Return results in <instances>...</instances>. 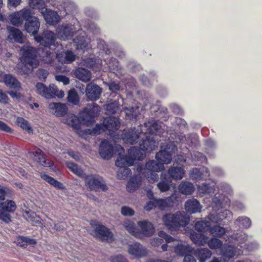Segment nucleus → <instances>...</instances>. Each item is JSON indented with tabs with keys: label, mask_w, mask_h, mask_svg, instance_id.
<instances>
[{
	"label": "nucleus",
	"mask_w": 262,
	"mask_h": 262,
	"mask_svg": "<svg viewBox=\"0 0 262 262\" xmlns=\"http://www.w3.org/2000/svg\"><path fill=\"white\" fill-rule=\"evenodd\" d=\"M35 40L45 47L54 45L56 39L55 34L51 31H43L41 36L37 35L34 38Z\"/></svg>",
	"instance_id": "6e6552de"
},
{
	"label": "nucleus",
	"mask_w": 262,
	"mask_h": 262,
	"mask_svg": "<svg viewBox=\"0 0 262 262\" xmlns=\"http://www.w3.org/2000/svg\"><path fill=\"white\" fill-rule=\"evenodd\" d=\"M107 67L111 71H118L119 70V64L118 61L115 58H111L107 61Z\"/></svg>",
	"instance_id": "4d7b16f0"
},
{
	"label": "nucleus",
	"mask_w": 262,
	"mask_h": 262,
	"mask_svg": "<svg viewBox=\"0 0 262 262\" xmlns=\"http://www.w3.org/2000/svg\"><path fill=\"white\" fill-rule=\"evenodd\" d=\"M132 173L131 170L127 166L119 167L117 171V177L120 179L125 180Z\"/></svg>",
	"instance_id": "09e8293b"
},
{
	"label": "nucleus",
	"mask_w": 262,
	"mask_h": 262,
	"mask_svg": "<svg viewBox=\"0 0 262 262\" xmlns=\"http://www.w3.org/2000/svg\"><path fill=\"white\" fill-rule=\"evenodd\" d=\"M190 238L194 244L201 246L204 245L207 243L208 237L202 233H196L193 231L190 233Z\"/></svg>",
	"instance_id": "cd10ccee"
},
{
	"label": "nucleus",
	"mask_w": 262,
	"mask_h": 262,
	"mask_svg": "<svg viewBox=\"0 0 262 262\" xmlns=\"http://www.w3.org/2000/svg\"><path fill=\"white\" fill-rule=\"evenodd\" d=\"M15 203L12 200H8L4 202L2 209H0V220L6 224H9L11 222V216L10 213H13L16 209Z\"/></svg>",
	"instance_id": "0eeeda50"
},
{
	"label": "nucleus",
	"mask_w": 262,
	"mask_h": 262,
	"mask_svg": "<svg viewBox=\"0 0 262 262\" xmlns=\"http://www.w3.org/2000/svg\"><path fill=\"white\" fill-rule=\"evenodd\" d=\"M191 251V248L188 245L178 244L174 247V252L179 255L184 256Z\"/></svg>",
	"instance_id": "a18cd8bd"
},
{
	"label": "nucleus",
	"mask_w": 262,
	"mask_h": 262,
	"mask_svg": "<svg viewBox=\"0 0 262 262\" xmlns=\"http://www.w3.org/2000/svg\"><path fill=\"white\" fill-rule=\"evenodd\" d=\"M156 158L158 162L163 165L169 163L172 159V156L169 152L166 150H162L157 153Z\"/></svg>",
	"instance_id": "7c9ffc66"
},
{
	"label": "nucleus",
	"mask_w": 262,
	"mask_h": 262,
	"mask_svg": "<svg viewBox=\"0 0 262 262\" xmlns=\"http://www.w3.org/2000/svg\"><path fill=\"white\" fill-rule=\"evenodd\" d=\"M119 108V102L115 100L105 105V109L110 114H115Z\"/></svg>",
	"instance_id": "5fc2aeb1"
},
{
	"label": "nucleus",
	"mask_w": 262,
	"mask_h": 262,
	"mask_svg": "<svg viewBox=\"0 0 262 262\" xmlns=\"http://www.w3.org/2000/svg\"><path fill=\"white\" fill-rule=\"evenodd\" d=\"M145 170L151 171H161L164 169V165L159 162L150 160L145 164Z\"/></svg>",
	"instance_id": "c9c22d12"
},
{
	"label": "nucleus",
	"mask_w": 262,
	"mask_h": 262,
	"mask_svg": "<svg viewBox=\"0 0 262 262\" xmlns=\"http://www.w3.org/2000/svg\"><path fill=\"white\" fill-rule=\"evenodd\" d=\"M66 165L69 169H70L73 173L78 176L85 178V176H86L84 173L82 169L76 164L71 162H67L66 163Z\"/></svg>",
	"instance_id": "a19ab883"
},
{
	"label": "nucleus",
	"mask_w": 262,
	"mask_h": 262,
	"mask_svg": "<svg viewBox=\"0 0 262 262\" xmlns=\"http://www.w3.org/2000/svg\"><path fill=\"white\" fill-rule=\"evenodd\" d=\"M115 164L117 167H120L133 165L134 163L129 155L124 156H121L120 155H119L115 162Z\"/></svg>",
	"instance_id": "e433bc0d"
},
{
	"label": "nucleus",
	"mask_w": 262,
	"mask_h": 262,
	"mask_svg": "<svg viewBox=\"0 0 262 262\" xmlns=\"http://www.w3.org/2000/svg\"><path fill=\"white\" fill-rule=\"evenodd\" d=\"M128 252L136 257H141L145 256L147 254L146 249L138 243L129 245Z\"/></svg>",
	"instance_id": "412c9836"
},
{
	"label": "nucleus",
	"mask_w": 262,
	"mask_h": 262,
	"mask_svg": "<svg viewBox=\"0 0 262 262\" xmlns=\"http://www.w3.org/2000/svg\"><path fill=\"white\" fill-rule=\"evenodd\" d=\"M141 233L145 236H151L155 232V228L153 225L147 221H139L137 223Z\"/></svg>",
	"instance_id": "4be33fe9"
},
{
	"label": "nucleus",
	"mask_w": 262,
	"mask_h": 262,
	"mask_svg": "<svg viewBox=\"0 0 262 262\" xmlns=\"http://www.w3.org/2000/svg\"><path fill=\"white\" fill-rule=\"evenodd\" d=\"M100 113V107L96 103L92 102L84 108L79 114V119L82 123L88 126L94 122V118Z\"/></svg>",
	"instance_id": "39448f33"
},
{
	"label": "nucleus",
	"mask_w": 262,
	"mask_h": 262,
	"mask_svg": "<svg viewBox=\"0 0 262 262\" xmlns=\"http://www.w3.org/2000/svg\"><path fill=\"white\" fill-rule=\"evenodd\" d=\"M177 201L178 200L176 195L172 194L165 199H157L156 204L157 205V207L163 210L172 207Z\"/></svg>",
	"instance_id": "dca6fc26"
},
{
	"label": "nucleus",
	"mask_w": 262,
	"mask_h": 262,
	"mask_svg": "<svg viewBox=\"0 0 262 262\" xmlns=\"http://www.w3.org/2000/svg\"><path fill=\"white\" fill-rule=\"evenodd\" d=\"M94 231L96 237L102 241H105L107 242H111L114 240L113 233L107 228L100 223L96 225Z\"/></svg>",
	"instance_id": "1a4fd4ad"
},
{
	"label": "nucleus",
	"mask_w": 262,
	"mask_h": 262,
	"mask_svg": "<svg viewBox=\"0 0 262 262\" xmlns=\"http://www.w3.org/2000/svg\"><path fill=\"white\" fill-rule=\"evenodd\" d=\"M162 221L168 229L176 230L180 227L186 226L189 223L190 219L186 212L179 211L174 214L164 215Z\"/></svg>",
	"instance_id": "7ed1b4c3"
},
{
	"label": "nucleus",
	"mask_w": 262,
	"mask_h": 262,
	"mask_svg": "<svg viewBox=\"0 0 262 262\" xmlns=\"http://www.w3.org/2000/svg\"><path fill=\"white\" fill-rule=\"evenodd\" d=\"M120 122L119 119L113 116H108L104 118L103 122L97 124L90 132L91 135H99L106 130L115 132L119 129Z\"/></svg>",
	"instance_id": "20e7f679"
},
{
	"label": "nucleus",
	"mask_w": 262,
	"mask_h": 262,
	"mask_svg": "<svg viewBox=\"0 0 262 262\" xmlns=\"http://www.w3.org/2000/svg\"><path fill=\"white\" fill-rule=\"evenodd\" d=\"M142 134L141 132V128L139 130V129L134 128L128 132L123 134L122 138L127 143L134 144L138 141L141 135Z\"/></svg>",
	"instance_id": "f3484780"
},
{
	"label": "nucleus",
	"mask_w": 262,
	"mask_h": 262,
	"mask_svg": "<svg viewBox=\"0 0 262 262\" xmlns=\"http://www.w3.org/2000/svg\"><path fill=\"white\" fill-rule=\"evenodd\" d=\"M40 176L42 179H43L46 182H48L54 187L61 190L65 189V187L61 183L54 179L53 178L50 177V176L44 173L41 174Z\"/></svg>",
	"instance_id": "4c0bfd02"
},
{
	"label": "nucleus",
	"mask_w": 262,
	"mask_h": 262,
	"mask_svg": "<svg viewBox=\"0 0 262 262\" xmlns=\"http://www.w3.org/2000/svg\"><path fill=\"white\" fill-rule=\"evenodd\" d=\"M9 19L11 24L15 26H19L25 21V30L31 34L34 38L38 34L40 26V21L38 17L33 15L31 9L24 8L13 13L10 15Z\"/></svg>",
	"instance_id": "f257e3e1"
},
{
	"label": "nucleus",
	"mask_w": 262,
	"mask_h": 262,
	"mask_svg": "<svg viewBox=\"0 0 262 262\" xmlns=\"http://www.w3.org/2000/svg\"><path fill=\"white\" fill-rule=\"evenodd\" d=\"M16 123L18 126H20L23 130L28 133H32L33 129L30 126L29 122L22 117H18L16 119Z\"/></svg>",
	"instance_id": "c03bdc74"
},
{
	"label": "nucleus",
	"mask_w": 262,
	"mask_h": 262,
	"mask_svg": "<svg viewBox=\"0 0 262 262\" xmlns=\"http://www.w3.org/2000/svg\"><path fill=\"white\" fill-rule=\"evenodd\" d=\"M194 229L199 232L210 231L211 223L208 221L202 220L197 221L194 225Z\"/></svg>",
	"instance_id": "58836bf2"
},
{
	"label": "nucleus",
	"mask_w": 262,
	"mask_h": 262,
	"mask_svg": "<svg viewBox=\"0 0 262 262\" xmlns=\"http://www.w3.org/2000/svg\"><path fill=\"white\" fill-rule=\"evenodd\" d=\"M107 85L108 89L111 91V95L114 96L118 94L121 90L120 85L119 83L116 82L115 81H111L107 83Z\"/></svg>",
	"instance_id": "6e6d98bb"
},
{
	"label": "nucleus",
	"mask_w": 262,
	"mask_h": 262,
	"mask_svg": "<svg viewBox=\"0 0 262 262\" xmlns=\"http://www.w3.org/2000/svg\"><path fill=\"white\" fill-rule=\"evenodd\" d=\"M202 206L200 202L195 199L188 200L185 203V209L188 213L190 214L200 212Z\"/></svg>",
	"instance_id": "aec40b11"
},
{
	"label": "nucleus",
	"mask_w": 262,
	"mask_h": 262,
	"mask_svg": "<svg viewBox=\"0 0 262 262\" xmlns=\"http://www.w3.org/2000/svg\"><path fill=\"white\" fill-rule=\"evenodd\" d=\"M9 35L7 39L10 42L23 43V33L18 29L13 27H8Z\"/></svg>",
	"instance_id": "b1692460"
},
{
	"label": "nucleus",
	"mask_w": 262,
	"mask_h": 262,
	"mask_svg": "<svg viewBox=\"0 0 262 262\" xmlns=\"http://www.w3.org/2000/svg\"><path fill=\"white\" fill-rule=\"evenodd\" d=\"M126 116L129 120L136 119L139 114V107L138 106H129L124 108Z\"/></svg>",
	"instance_id": "ea45409f"
},
{
	"label": "nucleus",
	"mask_w": 262,
	"mask_h": 262,
	"mask_svg": "<svg viewBox=\"0 0 262 262\" xmlns=\"http://www.w3.org/2000/svg\"><path fill=\"white\" fill-rule=\"evenodd\" d=\"M36 243V242L35 239L23 236H19L17 240V245L24 248L27 247L28 244L30 245H35Z\"/></svg>",
	"instance_id": "49530a36"
},
{
	"label": "nucleus",
	"mask_w": 262,
	"mask_h": 262,
	"mask_svg": "<svg viewBox=\"0 0 262 262\" xmlns=\"http://www.w3.org/2000/svg\"><path fill=\"white\" fill-rule=\"evenodd\" d=\"M157 171H147L145 172V177H146L149 182L154 183L158 179V175Z\"/></svg>",
	"instance_id": "0e129e2a"
},
{
	"label": "nucleus",
	"mask_w": 262,
	"mask_h": 262,
	"mask_svg": "<svg viewBox=\"0 0 262 262\" xmlns=\"http://www.w3.org/2000/svg\"><path fill=\"white\" fill-rule=\"evenodd\" d=\"M74 75L77 79L85 82L90 81L91 79V72L83 68H78L74 72Z\"/></svg>",
	"instance_id": "393cba45"
},
{
	"label": "nucleus",
	"mask_w": 262,
	"mask_h": 262,
	"mask_svg": "<svg viewBox=\"0 0 262 262\" xmlns=\"http://www.w3.org/2000/svg\"><path fill=\"white\" fill-rule=\"evenodd\" d=\"M67 99L69 102L75 105L78 104L79 102V96L75 89L71 90L69 92Z\"/></svg>",
	"instance_id": "864d4df0"
},
{
	"label": "nucleus",
	"mask_w": 262,
	"mask_h": 262,
	"mask_svg": "<svg viewBox=\"0 0 262 262\" xmlns=\"http://www.w3.org/2000/svg\"><path fill=\"white\" fill-rule=\"evenodd\" d=\"M169 178L166 174L162 173L161 174V181L157 184V187L162 192H165L169 190L170 183Z\"/></svg>",
	"instance_id": "473e14b6"
},
{
	"label": "nucleus",
	"mask_w": 262,
	"mask_h": 262,
	"mask_svg": "<svg viewBox=\"0 0 262 262\" xmlns=\"http://www.w3.org/2000/svg\"><path fill=\"white\" fill-rule=\"evenodd\" d=\"M20 52L23 65L19 68L18 72L21 75H28L39 64L37 59V51L34 47L25 45L21 48Z\"/></svg>",
	"instance_id": "f03ea898"
},
{
	"label": "nucleus",
	"mask_w": 262,
	"mask_h": 262,
	"mask_svg": "<svg viewBox=\"0 0 262 262\" xmlns=\"http://www.w3.org/2000/svg\"><path fill=\"white\" fill-rule=\"evenodd\" d=\"M178 188L180 192L185 195H190L194 190L193 184L187 181L181 182L179 185Z\"/></svg>",
	"instance_id": "2f4dec72"
},
{
	"label": "nucleus",
	"mask_w": 262,
	"mask_h": 262,
	"mask_svg": "<svg viewBox=\"0 0 262 262\" xmlns=\"http://www.w3.org/2000/svg\"><path fill=\"white\" fill-rule=\"evenodd\" d=\"M5 84L10 89L19 90L21 88L20 82L11 74H5L3 81Z\"/></svg>",
	"instance_id": "5701e85b"
},
{
	"label": "nucleus",
	"mask_w": 262,
	"mask_h": 262,
	"mask_svg": "<svg viewBox=\"0 0 262 262\" xmlns=\"http://www.w3.org/2000/svg\"><path fill=\"white\" fill-rule=\"evenodd\" d=\"M202 171L198 168H193L190 171V176L192 180H200L204 179Z\"/></svg>",
	"instance_id": "052dcab7"
},
{
	"label": "nucleus",
	"mask_w": 262,
	"mask_h": 262,
	"mask_svg": "<svg viewBox=\"0 0 262 262\" xmlns=\"http://www.w3.org/2000/svg\"><path fill=\"white\" fill-rule=\"evenodd\" d=\"M48 108L49 112L56 117H63L68 112L67 105L60 102L50 103Z\"/></svg>",
	"instance_id": "9b49d317"
},
{
	"label": "nucleus",
	"mask_w": 262,
	"mask_h": 262,
	"mask_svg": "<svg viewBox=\"0 0 262 262\" xmlns=\"http://www.w3.org/2000/svg\"><path fill=\"white\" fill-rule=\"evenodd\" d=\"M11 194V191L10 189L0 185V200L4 201L6 196L10 197Z\"/></svg>",
	"instance_id": "680f3d73"
},
{
	"label": "nucleus",
	"mask_w": 262,
	"mask_h": 262,
	"mask_svg": "<svg viewBox=\"0 0 262 262\" xmlns=\"http://www.w3.org/2000/svg\"><path fill=\"white\" fill-rule=\"evenodd\" d=\"M24 217L33 225L41 224L40 219L36 213L32 211H25L23 213Z\"/></svg>",
	"instance_id": "f704fd0d"
},
{
	"label": "nucleus",
	"mask_w": 262,
	"mask_h": 262,
	"mask_svg": "<svg viewBox=\"0 0 262 262\" xmlns=\"http://www.w3.org/2000/svg\"><path fill=\"white\" fill-rule=\"evenodd\" d=\"M85 185L91 190L97 191L101 190L103 191L107 190L103 179L96 174H90L85 176Z\"/></svg>",
	"instance_id": "423d86ee"
},
{
	"label": "nucleus",
	"mask_w": 262,
	"mask_h": 262,
	"mask_svg": "<svg viewBox=\"0 0 262 262\" xmlns=\"http://www.w3.org/2000/svg\"><path fill=\"white\" fill-rule=\"evenodd\" d=\"M68 124L77 130H79L81 128V125L78 118L74 115L71 116Z\"/></svg>",
	"instance_id": "e2e57ef3"
},
{
	"label": "nucleus",
	"mask_w": 262,
	"mask_h": 262,
	"mask_svg": "<svg viewBox=\"0 0 262 262\" xmlns=\"http://www.w3.org/2000/svg\"><path fill=\"white\" fill-rule=\"evenodd\" d=\"M36 75L40 80H45L48 75V72L43 69H39L36 72Z\"/></svg>",
	"instance_id": "338daca9"
},
{
	"label": "nucleus",
	"mask_w": 262,
	"mask_h": 262,
	"mask_svg": "<svg viewBox=\"0 0 262 262\" xmlns=\"http://www.w3.org/2000/svg\"><path fill=\"white\" fill-rule=\"evenodd\" d=\"M222 255L225 257L231 258L235 255V251L234 248L231 246H224L222 249Z\"/></svg>",
	"instance_id": "3c124183"
},
{
	"label": "nucleus",
	"mask_w": 262,
	"mask_h": 262,
	"mask_svg": "<svg viewBox=\"0 0 262 262\" xmlns=\"http://www.w3.org/2000/svg\"><path fill=\"white\" fill-rule=\"evenodd\" d=\"M141 182V177L140 176H134L131 177L127 185V188L128 191L133 192L138 189Z\"/></svg>",
	"instance_id": "72a5a7b5"
},
{
	"label": "nucleus",
	"mask_w": 262,
	"mask_h": 262,
	"mask_svg": "<svg viewBox=\"0 0 262 262\" xmlns=\"http://www.w3.org/2000/svg\"><path fill=\"white\" fill-rule=\"evenodd\" d=\"M41 14L46 21L50 25H54L59 21L60 17L55 11L45 9L43 12H41Z\"/></svg>",
	"instance_id": "6ab92c4d"
},
{
	"label": "nucleus",
	"mask_w": 262,
	"mask_h": 262,
	"mask_svg": "<svg viewBox=\"0 0 262 262\" xmlns=\"http://www.w3.org/2000/svg\"><path fill=\"white\" fill-rule=\"evenodd\" d=\"M114 153V147L107 140L102 141L100 145L99 154L102 158L108 160L111 159Z\"/></svg>",
	"instance_id": "2eb2a0df"
},
{
	"label": "nucleus",
	"mask_w": 262,
	"mask_h": 262,
	"mask_svg": "<svg viewBox=\"0 0 262 262\" xmlns=\"http://www.w3.org/2000/svg\"><path fill=\"white\" fill-rule=\"evenodd\" d=\"M123 225L124 228L132 235L137 237L138 235V232L136 229L135 224L129 220L124 221Z\"/></svg>",
	"instance_id": "79ce46f5"
},
{
	"label": "nucleus",
	"mask_w": 262,
	"mask_h": 262,
	"mask_svg": "<svg viewBox=\"0 0 262 262\" xmlns=\"http://www.w3.org/2000/svg\"><path fill=\"white\" fill-rule=\"evenodd\" d=\"M235 224L239 227L243 228H249L251 225V220L245 216L238 217L235 221Z\"/></svg>",
	"instance_id": "37998d69"
},
{
	"label": "nucleus",
	"mask_w": 262,
	"mask_h": 262,
	"mask_svg": "<svg viewBox=\"0 0 262 262\" xmlns=\"http://www.w3.org/2000/svg\"><path fill=\"white\" fill-rule=\"evenodd\" d=\"M34 154V160L37 163L45 167L52 166V164L51 161L46 159L45 155L40 149H38Z\"/></svg>",
	"instance_id": "c85d7f7f"
},
{
	"label": "nucleus",
	"mask_w": 262,
	"mask_h": 262,
	"mask_svg": "<svg viewBox=\"0 0 262 262\" xmlns=\"http://www.w3.org/2000/svg\"><path fill=\"white\" fill-rule=\"evenodd\" d=\"M102 93V89L97 84L90 82L87 84L85 90L86 96L91 101L98 100Z\"/></svg>",
	"instance_id": "9d476101"
},
{
	"label": "nucleus",
	"mask_w": 262,
	"mask_h": 262,
	"mask_svg": "<svg viewBox=\"0 0 262 262\" xmlns=\"http://www.w3.org/2000/svg\"><path fill=\"white\" fill-rule=\"evenodd\" d=\"M158 143L152 137L146 136L145 138H142L139 142V145L141 149L146 152H150L158 146Z\"/></svg>",
	"instance_id": "a211bd4d"
},
{
	"label": "nucleus",
	"mask_w": 262,
	"mask_h": 262,
	"mask_svg": "<svg viewBox=\"0 0 262 262\" xmlns=\"http://www.w3.org/2000/svg\"><path fill=\"white\" fill-rule=\"evenodd\" d=\"M168 173L169 179L181 180L184 176L185 171L182 167L172 166L168 169Z\"/></svg>",
	"instance_id": "bb28decb"
},
{
	"label": "nucleus",
	"mask_w": 262,
	"mask_h": 262,
	"mask_svg": "<svg viewBox=\"0 0 262 262\" xmlns=\"http://www.w3.org/2000/svg\"><path fill=\"white\" fill-rule=\"evenodd\" d=\"M194 254L201 262H205L211 257L212 252L207 248H198L194 251Z\"/></svg>",
	"instance_id": "c756f323"
},
{
	"label": "nucleus",
	"mask_w": 262,
	"mask_h": 262,
	"mask_svg": "<svg viewBox=\"0 0 262 262\" xmlns=\"http://www.w3.org/2000/svg\"><path fill=\"white\" fill-rule=\"evenodd\" d=\"M56 34L60 39L66 40L71 39L74 35L72 26L68 24L59 25L56 29Z\"/></svg>",
	"instance_id": "f8f14e48"
},
{
	"label": "nucleus",
	"mask_w": 262,
	"mask_h": 262,
	"mask_svg": "<svg viewBox=\"0 0 262 262\" xmlns=\"http://www.w3.org/2000/svg\"><path fill=\"white\" fill-rule=\"evenodd\" d=\"M128 155L134 163L135 160H142L146 156V152L140 147H132L128 150Z\"/></svg>",
	"instance_id": "a878e982"
},
{
	"label": "nucleus",
	"mask_w": 262,
	"mask_h": 262,
	"mask_svg": "<svg viewBox=\"0 0 262 262\" xmlns=\"http://www.w3.org/2000/svg\"><path fill=\"white\" fill-rule=\"evenodd\" d=\"M207 243H208L209 248L212 249H216L221 248L223 244L220 239L216 238H211L209 241L208 240Z\"/></svg>",
	"instance_id": "bf43d9fd"
},
{
	"label": "nucleus",
	"mask_w": 262,
	"mask_h": 262,
	"mask_svg": "<svg viewBox=\"0 0 262 262\" xmlns=\"http://www.w3.org/2000/svg\"><path fill=\"white\" fill-rule=\"evenodd\" d=\"M121 212L124 216H133L135 214V211L132 208L126 206L121 207Z\"/></svg>",
	"instance_id": "69168bd1"
},
{
	"label": "nucleus",
	"mask_w": 262,
	"mask_h": 262,
	"mask_svg": "<svg viewBox=\"0 0 262 262\" xmlns=\"http://www.w3.org/2000/svg\"><path fill=\"white\" fill-rule=\"evenodd\" d=\"M198 190L201 194H210L213 192V188L209 184L203 183L198 186Z\"/></svg>",
	"instance_id": "13d9d810"
},
{
	"label": "nucleus",
	"mask_w": 262,
	"mask_h": 262,
	"mask_svg": "<svg viewBox=\"0 0 262 262\" xmlns=\"http://www.w3.org/2000/svg\"><path fill=\"white\" fill-rule=\"evenodd\" d=\"M74 42L76 44L78 49H84L88 47V43L85 38L83 36L78 35L74 39Z\"/></svg>",
	"instance_id": "603ef678"
},
{
	"label": "nucleus",
	"mask_w": 262,
	"mask_h": 262,
	"mask_svg": "<svg viewBox=\"0 0 262 262\" xmlns=\"http://www.w3.org/2000/svg\"><path fill=\"white\" fill-rule=\"evenodd\" d=\"M54 85L50 84L48 87L42 83L37 82L35 85L36 92L38 94L47 99L52 98L53 95L54 94Z\"/></svg>",
	"instance_id": "4468645a"
},
{
	"label": "nucleus",
	"mask_w": 262,
	"mask_h": 262,
	"mask_svg": "<svg viewBox=\"0 0 262 262\" xmlns=\"http://www.w3.org/2000/svg\"><path fill=\"white\" fill-rule=\"evenodd\" d=\"M210 232L212 236L220 238L225 234L226 230L220 225H215L213 227H211Z\"/></svg>",
	"instance_id": "de8ad7c7"
},
{
	"label": "nucleus",
	"mask_w": 262,
	"mask_h": 262,
	"mask_svg": "<svg viewBox=\"0 0 262 262\" xmlns=\"http://www.w3.org/2000/svg\"><path fill=\"white\" fill-rule=\"evenodd\" d=\"M111 262H128L126 258L121 255L113 256L110 258Z\"/></svg>",
	"instance_id": "774afa93"
},
{
	"label": "nucleus",
	"mask_w": 262,
	"mask_h": 262,
	"mask_svg": "<svg viewBox=\"0 0 262 262\" xmlns=\"http://www.w3.org/2000/svg\"><path fill=\"white\" fill-rule=\"evenodd\" d=\"M161 125L158 122L155 120H151L147 122H145L143 125L141 126V132L144 134L158 135L160 133V129L161 128Z\"/></svg>",
	"instance_id": "ddd939ff"
},
{
	"label": "nucleus",
	"mask_w": 262,
	"mask_h": 262,
	"mask_svg": "<svg viewBox=\"0 0 262 262\" xmlns=\"http://www.w3.org/2000/svg\"><path fill=\"white\" fill-rule=\"evenodd\" d=\"M30 4L33 9H38L41 13L45 9H47L43 0H31Z\"/></svg>",
	"instance_id": "8fccbe9b"
}]
</instances>
